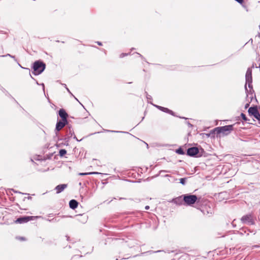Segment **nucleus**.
<instances>
[{"label":"nucleus","mask_w":260,"mask_h":260,"mask_svg":"<svg viewBox=\"0 0 260 260\" xmlns=\"http://www.w3.org/2000/svg\"><path fill=\"white\" fill-rule=\"evenodd\" d=\"M10 56H11V54H6V55H2V56H1V57H5V56H10Z\"/></svg>","instance_id":"a878e982"},{"label":"nucleus","mask_w":260,"mask_h":260,"mask_svg":"<svg viewBox=\"0 0 260 260\" xmlns=\"http://www.w3.org/2000/svg\"><path fill=\"white\" fill-rule=\"evenodd\" d=\"M86 217H85V219H84V221H86Z\"/></svg>","instance_id":"a19ab883"},{"label":"nucleus","mask_w":260,"mask_h":260,"mask_svg":"<svg viewBox=\"0 0 260 260\" xmlns=\"http://www.w3.org/2000/svg\"><path fill=\"white\" fill-rule=\"evenodd\" d=\"M235 1L240 4H242L243 2V0H235Z\"/></svg>","instance_id":"393cba45"},{"label":"nucleus","mask_w":260,"mask_h":260,"mask_svg":"<svg viewBox=\"0 0 260 260\" xmlns=\"http://www.w3.org/2000/svg\"><path fill=\"white\" fill-rule=\"evenodd\" d=\"M67 123V121L59 120L57 121L55 131L56 133L61 129Z\"/></svg>","instance_id":"0eeeda50"},{"label":"nucleus","mask_w":260,"mask_h":260,"mask_svg":"<svg viewBox=\"0 0 260 260\" xmlns=\"http://www.w3.org/2000/svg\"><path fill=\"white\" fill-rule=\"evenodd\" d=\"M253 247H256V248H257V247H260V246H258V245H254V246H253Z\"/></svg>","instance_id":"473e14b6"},{"label":"nucleus","mask_w":260,"mask_h":260,"mask_svg":"<svg viewBox=\"0 0 260 260\" xmlns=\"http://www.w3.org/2000/svg\"><path fill=\"white\" fill-rule=\"evenodd\" d=\"M106 131L108 132H112V133H118V131H115L106 130Z\"/></svg>","instance_id":"b1692460"},{"label":"nucleus","mask_w":260,"mask_h":260,"mask_svg":"<svg viewBox=\"0 0 260 260\" xmlns=\"http://www.w3.org/2000/svg\"><path fill=\"white\" fill-rule=\"evenodd\" d=\"M80 104H81V105H82V106H83V105H82V104H81V103H80Z\"/></svg>","instance_id":"37998d69"},{"label":"nucleus","mask_w":260,"mask_h":260,"mask_svg":"<svg viewBox=\"0 0 260 260\" xmlns=\"http://www.w3.org/2000/svg\"><path fill=\"white\" fill-rule=\"evenodd\" d=\"M29 75H30V77H31L32 79L35 80V79L32 77V76L31 75V74H30V73H29Z\"/></svg>","instance_id":"e433bc0d"},{"label":"nucleus","mask_w":260,"mask_h":260,"mask_svg":"<svg viewBox=\"0 0 260 260\" xmlns=\"http://www.w3.org/2000/svg\"><path fill=\"white\" fill-rule=\"evenodd\" d=\"M249 41H250V42L252 43V39H250V40H249Z\"/></svg>","instance_id":"4c0bfd02"},{"label":"nucleus","mask_w":260,"mask_h":260,"mask_svg":"<svg viewBox=\"0 0 260 260\" xmlns=\"http://www.w3.org/2000/svg\"><path fill=\"white\" fill-rule=\"evenodd\" d=\"M45 64L42 61H36L34 63L32 73L35 75H38L41 74L45 69Z\"/></svg>","instance_id":"f03ea898"},{"label":"nucleus","mask_w":260,"mask_h":260,"mask_svg":"<svg viewBox=\"0 0 260 260\" xmlns=\"http://www.w3.org/2000/svg\"><path fill=\"white\" fill-rule=\"evenodd\" d=\"M183 200L186 205L191 206L196 203L197 197L196 195L184 194L183 195Z\"/></svg>","instance_id":"20e7f679"},{"label":"nucleus","mask_w":260,"mask_h":260,"mask_svg":"<svg viewBox=\"0 0 260 260\" xmlns=\"http://www.w3.org/2000/svg\"><path fill=\"white\" fill-rule=\"evenodd\" d=\"M241 220L243 223L248 225H253L254 223V219L251 214L243 216Z\"/></svg>","instance_id":"39448f33"},{"label":"nucleus","mask_w":260,"mask_h":260,"mask_svg":"<svg viewBox=\"0 0 260 260\" xmlns=\"http://www.w3.org/2000/svg\"><path fill=\"white\" fill-rule=\"evenodd\" d=\"M199 153V149L197 147H191L187 149V154L189 156H194Z\"/></svg>","instance_id":"6e6552de"},{"label":"nucleus","mask_w":260,"mask_h":260,"mask_svg":"<svg viewBox=\"0 0 260 260\" xmlns=\"http://www.w3.org/2000/svg\"><path fill=\"white\" fill-rule=\"evenodd\" d=\"M58 114L59 116L62 118L61 120L67 121L68 114L64 109H60L58 112Z\"/></svg>","instance_id":"9b49d317"},{"label":"nucleus","mask_w":260,"mask_h":260,"mask_svg":"<svg viewBox=\"0 0 260 260\" xmlns=\"http://www.w3.org/2000/svg\"><path fill=\"white\" fill-rule=\"evenodd\" d=\"M165 177H169L170 178L168 179V181L170 182H174L176 180H177V179L174 178L172 177V176H171L170 175H168V174L166 175L165 176Z\"/></svg>","instance_id":"2eb2a0df"},{"label":"nucleus","mask_w":260,"mask_h":260,"mask_svg":"<svg viewBox=\"0 0 260 260\" xmlns=\"http://www.w3.org/2000/svg\"><path fill=\"white\" fill-rule=\"evenodd\" d=\"M10 57L13 58L15 61H17V59H16L15 57L14 56L11 55L10 56Z\"/></svg>","instance_id":"cd10ccee"},{"label":"nucleus","mask_w":260,"mask_h":260,"mask_svg":"<svg viewBox=\"0 0 260 260\" xmlns=\"http://www.w3.org/2000/svg\"><path fill=\"white\" fill-rule=\"evenodd\" d=\"M183 197V196H180L178 198H176L175 199H174L173 200V202L175 203L176 205H181L182 204L183 200L182 199V198Z\"/></svg>","instance_id":"ddd939ff"},{"label":"nucleus","mask_w":260,"mask_h":260,"mask_svg":"<svg viewBox=\"0 0 260 260\" xmlns=\"http://www.w3.org/2000/svg\"><path fill=\"white\" fill-rule=\"evenodd\" d=\"M127 55V54L121 53V54L120 55V58H122V57H123L124 56Z\"/></svg>","instance_id":"5701e85b"},{"label":"nucleus","mask_w":260,"mask_h":260,"mask_svg":"<svg viewBox=\"0 0 260 260\" xmlns=\"http://www.w3.org/2000/svg\"><path fill=\"white\" fill-rule=\"evenodd\" d=\"M153 106L154 107H155L156 108H157L158 109L160 110V111H162L164 112L169 113V114H171L172 115H173V116L175 115L174 112L172 111V110L169 109L167 108L163 107H161V106H158V105H153Z\"/></svg>","instance_id":"9d476101"},{"label":"nucleus","mask_w":260,"mask_h":260,"mask_svg":"<svg viewBox=\"0 0 260 260\" xmlns=\"http://www.w3.org/2000/svg\"><path fill=\"white\" fill-rule=\"evenodd\" d=\"M188 179V178H180V183L182 184V185H184L186 184V182L187 180Z\"/></svg>","instance_id":"dca6fc26"},{"label":"nucleus","mask_w":260,"mask_h":260,"mask_svg":"<svg viewBox=\"0 0 260 260\" xmlns=\"http://www.w3.org/2000/svg\"><path fill=\"white\" fill-rule=\"evenodd\" d=\"M176 152L179 154H184V152L183 150L181 148L177 149Z\"/></svg>","instance_id":"a211bd4d"},{"label":"nucleus","mask_w":260,"mask_h":260,"mask_svg":"<svg viewBox=\"0 0 260 260\" xmlns=\"http://www.w3.org/2000/svg\"><path fill=\"white\" fill-rule=\"evenodd\" d=\"M160 173H161V172H168V171H165V170H162V171H160Z\"/></svg>","instance_id":"2f4dec72"},{"label":"nucleus","mask_w":260,"mask_h":260,"mask_svg":"<svg viewBox=\"0 0 260 260\" xmlns=\"http://www.w3.org/2000/svg\"><path fill=\"white\" fill-rule=\"evenodd\" d=\"M257 36H258V37L259 38H260V33H259V34H258Z\"/></svg>","instance_id":"58836bf2"},{"label":"nucleus","mask_w":260,"mask_h":260,"mask_svg":"<svg viewBox=\"0 0 260 260\" xmlns=\"http://www.w3.org/2000/svg\"><path fill=\"white\" fill-rule=\"evenodd\" d=\"M36 83H37L38 85H40V84H39V83L38 82V81H36Z\"/></svg>","instance_id":"ea45409f"},{"label":"nucleus","mask_w":260,"mask_h":260,"mask_svg":"<svg viewBox=\"0 0 260 260\" xmlns=\"http://www.w3.org/2000/svg\"><path fill=\"white\" fill-rule=\"evenodd\" d=\"M249 114L252 115L257 119L260 123V114L259 113L256 107H250L248 109Z\"/></svg>","instance_id":"423d86ee"},{"label":"nucleus","mask_w":260,"mask_h":260,"mask_svg":"<svg viewBox=\"0 0 260 260\" xmlns=\"http://www.w3.org/2000/svg\"><path fill=\"white\" fill-rule=\"evenodd\" d=\"M96 43L100 46H102V43L101 42H97Z\"/></svg>","instance_id":"c756f323"},{"label":"nucleus","mask_w":260,"mask_h":260,"mask_svg":"<svg viewBox=\"0 0 260 260\" xmlns=\"http://www.w3.org/2000/svg\"><path fill=\"white\" fill-rule=\"evenodd\" d=\"M80 104H81V105H82V106H83V105H82V104H81V103H80Z\"/></svg>","instance_id":"79ce46f5"},{"label":"nucleus","mask_w":260,"mask_h":260,"mask_svg":"<svg viewBox=\"0 0 260 260\" xmlns=\"http://www.w3.org/2000/svg\"><path fill=\"white\" fill-rule=\"evenodd\" d=\"M59 153L60 156H63L67 153V151L65 149H60L59 150Z\"/></svg>","instance_id":"f3484780"},{"label":"nucleus","mask_w":260,"mask_h":260,"mask_svg":"<svg viewBox=\"0 0 260 260\" xmlns=\"http://www.w3.org/2000/svg\"><path fill=\"white\" fill-rule=\"evenodd\" d=\"M241 116L242 118V119H243V120H244L245 121H246L247 120L246 116V115L244 114L241 113Z\"/></svg>","instance_id":"aec40b11"},{"label":"nucleus","mask_w":260,"mask_h":260,"mask_svg":"<svg viewBox=\"0 0 260 260\" xmlns=\"http://www.w3.org/2000/svg\"><path fill=\"white\" fill-rule=\"evenodd\" d=\"M78 203L75 200H72L70 201L69 206L71 209H75L78 206Z\"/></svg>","instance_id":"4468645a"},{"label":"nucleus","mask_w":260,"mask_h":260,"mask_svg":"<svg viewBox=\"0 0 260 260\" xmlns=\"http://www.w3.org/2000/svg\"><path fill=\"white\" fill-rule=\"evenodd\" d=\"M62 85L63 86V87H64L66 88V87H67V85H66V84H62Z\"/></svg>","instance_id":"c9c22d12"},{"label":"nucleus","mask_w":260,"mask_h":260,"mask_svg":"<svg viewBox=\"0 0 260 260\" xmlns=\"http://www.w3.org/2000/svg\"><path fill=\"white\" fill-rule=\"evenodd\" d=\"M41 86H43V90H44V84L43 83L41 84Z\"/></svg>","instance_id":"f704fd0d"},{"label":"nucleus","mask_w":260,"mask_h":260,"mask_svg":"<svg viewBox=\"0 0 260 260\" xmlns=\"http://www.w3.org/2000/svg\"><path fill=\"white\" fill-rule=\"evenodd\" d=\"M67 187V185L65 184H60L56 186L55 188V189L56 190V193H59L62 192L66 187Z\"/></svg>","instance_id":"f8f14e48"},{"label":"nucleus","mask_w":260,"mask_h":260,"mask_svg":"<svg viewBox=\"0 0 260 260\" xmlns=\"http://www.w3.org/2000/svg\"><path fill=\"white\" fill-rule=\"evenodd\" d=\"M186 124L188 125L189 127H191L192 125L191 124H190L189 122H187Z\"/></svg>","instance_id":"bb28decb"},{"label":"nucleus","mask_w":260,"mask_h":260,"mask_svg":"<svg viewBox=\"0 0 260 260\" xmlns=\"http://www.w3.org/2000/svg\"><path fill=\"white\" fill-rule=\"evenodd\" d=\"M245 90L246 93L247 98H249L252 99L253 98L254 90L252 87V69L251 68H248L246 75H245Z\"/></svg>","instance_id":"f257e3e1"},{"label":"nucleus","mask_w":260,"mask_h":260,"mask_svg":"<svg viewBox=\"0 0 260 260\" xmlns=\"http://www.w3.org/2000/svg\"><path fill=\"white\" fill-rule=\"evenodd\" d=\"M145 209L146 210H148L149 209V206H145Z\"/></svg>","instance_id":"7c9ffc66"},{"label":"nucleus","mask_w":260,"mask_h":260,"mask_svg":"<svg viewBox=\"0 0 260 260\" xmlns=\"http://www.w3.org/2000/svg\"><path fill=\"white\" fill-rule=\"evenodd\" d=\"M99 174L98 172H89V173H80V175H90V174Z\"/></svg>","instance_id":"6ab92c4d"},{"label":"nucleus","mask_w":260,"mask_h":260,"mask_svg":"<svg viewBox=\"0 0 260 260\" xmlns=\"http://www.w3.org/2000/svg\"><path fill=\"white\" fill-rule=\"evenodd\" d=\"M247 100H248V99H250V101H249V103H247V104L245 105V108L246 109V108H247L249 107V103H250V102L252 101V99H251L249 97L248 98H247Z\"/></svg>","instance_id":"4be33fe9"},{"label":"nucleus","mask_w":260,"mask_h":260,"mask_svg":"<svg viewBox=\"0 0 260 260\" xmlns=\"http://www.w3.org/2000/svg\"><path fill=\"white\" fill-rule=\"evenodd\" d=\"M41 86H43V90H44V84L43 83L41 84Z\"/></svg>","instance_id":"72a5a7b5"},{"label":"nucleus","mask_w":260,"mask_h":260,"mask_svg":"<svg viewBox=\"0 0 260 260\" xmlns=\"http://www.w3.org/2000/svg\"><path fill=\"white\" fill-rule=\"evenodd\" d=\"M146 97H147V99H151V96L150 95H148V94H147Z\"/></svg>","instance_id":"c85d7f7f"},{"label":"nucleus","mask_w":260,"mask_h":260,"mask_svg":"<svg viewBox=\"0 0 260 260\" xmlns=\"http://www.w3.org/2000/svg\"><path fill=\"white\" fill-rule=\"evenodd\" d=\"M33 216H24L20 218H18L16 220V222L19 223H23L28 222V221L32 219Z\"/></svg>","instance_id":"1a4fd4ad"},{"label":"nucleus","mask_w":260,"mask_h":260,"mask_svg":"<svg viewBox=\"0 0 260 260\" xmlns=\"http://www.w3.org/2000/svg\"><path fill=\"white\" fill-rule=\"evenodd\" d=\"M80 104H81V105H82V106H83V105H82V104H81V103H80Z\"/></svg>","instance_id":"c03bdc74"},{"label":"nucleus","mask_w":260,"mask_h":260,"mask_svg":"<svg viewBox=\"0 0 260 260\" xmlns=\"http://www.w3.org/2000/svg\"><path fill=\"white\" fill-rule=\"evenodd\" d=\"M67 90L68 91V92L70 93L75 99L76 100H77V101L79 102V101L78 100V99L72 93V92L70 91V90H69V89L66 87V88Z\"/></svg>","instance_id":"412c9836"},{"label":"nucleus","mask_w":260,"mask_h":260,"mask_svg":"<svg viewBox=\"0 0 260 260\" xmlns=\"http://www.w3.org/2000/svg\"><path fill=\"white\" fill-rule=\"evenodd\" d=\"M233 130V125H228L223 126L217 127L215 128V131L217 134H223L228 135Z\"/></svg>","instance_id":"7ed1b4c3"}]
</instances>
